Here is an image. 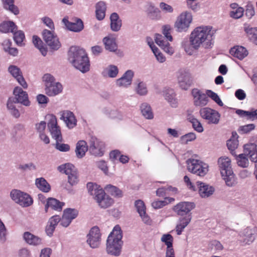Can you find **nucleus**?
I'll use <instances>...</instances> for the list:
<instances>
[{"instance_id":"f257e3e1","label":"nucleus","mask_w":257,"mask_h":257,"mask_svg":"<svg viewBox=\"0 0 257 257\" xmlns=\"http://www.w3.org/2000/svg\"><path fill=\"white\" fill-rule=\"evenodd\" d=\"M212 28L209 26L196 28L190 34L189 44L184 45L185 52L190 55L197 50L201 45L206 43L205 48L210 46L213 36Z\"/></svg>"},{"instance_id":"f03ea898","label":"nucleus","mask_w":257,"mask_h":257,"mask_svg":"<svg viewBox=\"0 0 257 257\" xmlns=\"http://www.w3.org/2000/svg\"><path fill=\"white\" fill-rule=\"evenodd\" d=\"M68 59L73 65L82 72L85 73L89 71V60L83 49L72 46L68 52Z\"/></svg>"},{"instance_id":"7ed1b4c3","label":"nucleus","mask_w":257,"mask_h":257,"mask_svg":"<svg viewBox=\"0 0 257 257\" xmlns=\"http://www.w3.org/2000/svg\"><path fill=\"white\" fill-rule=\"evenodd\" d=\"M122 237L120 227L118 225H115L107 239L106 250L108 253L115 256L120 254L122 244Z\"/></svg>"},{"instance_id":"20e7f679","label":"nucleus","mask_w":257,"mask_h":257,"mask_svg":"<svg viewBox=\"0 0 257 257\" xmlns=\"http://www.w3.org/2000/svg\"><path fill=\"white\" fill-rule=\"evenodd\" d=\"M220 173L224 177L226 185L232 186L235 182L234 175L231 166V161L228 157H221L218 161Z\"/></svg>"},{"instance_id":"39448f33","label":"nucleus","mask_w":257,"mask_h":257,"mask_svg":"<svg viewBox=\"0 0 257 257\" xmlns=\"http://www.w3.org/2000/svg\"><path fill=\"white\" fill-rule=\"evenodd\" d=\"M189 171L200 176H204L208 172V165L201 161L193 158L186 161Z\"/></svg>"},{"instance_id":"423d86ee","label":"nucleus","mask_w":257,"mask_h":257,"mask_svg":"<svg viewBox=\"0 0 257 257\" xmlns=\"http://www.w3.org/2000/svg\"><path fill=\"white\" fill-rule=\"evenodd\" d=\"M200 116L205 119L208 124H217L220 119V114L215 109L210 107H203L199 110Z\"/></svg>"},{"instance_id":"0eeeda50","label":"nucleus","mask_w":257,"mask_h":257,"mask_svg":"<svg viewBox=\"0 0 257 257\" xmlns=\"http://www.w3.org/2000/svg\"><path fill=\"white\" fill-rule=\"evenodd\" d=\"M58 170L59 172L68 175V182L71 185H75L78 183L77 172L75 167L72 164L67 163L62 165L58 167Z\"/></svg>"},{"instance_id":"6e6552de","label":"nucleus","mask_w":257,"mask_h":257,"mask_svg":"<svg viewBox=\"0 0 257 257\" xmlns=\"http://www.w3.org/2000/svg\"><path fill=\"white\" fill-rule=\"evenodd\" d=\"M12 199L23 207H28L32 204L33 200L27 193L17 190H14L11 192Z\"/></svg>"},{"instance_id":"1a4fd4ad","label":"nucleus","mask_w":257,"mask_h":257,"mask_svg":"<svg viewBox=\"0 0 257 257\" xmlns=\"http://www.w3.org/2000/svg\"><path fill=\"white\" fill-rule=\"evenodd\" d=\"M50 118L48 122V127L52 136L56 142L62 141V137L60 127L58 125L56 117L51 114L49 116Z\"/></svg>"},{"instance_id":"9d476101","label":"nucleus","mask_w":257,"mask_h":257,"mask_svg":"<svg viewBox=\"0 0 257 257\" xmlns=\"http://www.w3.org/2000/svg\"><path fill=\"white\" fill-rule=\"evenodd\" d=\"M192 20V17L190 13H183L177 18L175 26L179 32L186 31L189 28Z\"/></svg>"},{"instance_id":"9b49d317","label":"nucleus","mask_w":257,"mask_h":257,"mask_svg":"<svg viewBox=\"0 0 257 257\" xmlns=\"http://www.w3.org/2000/svg\"><path fill=\"white\" fill-rule=\"evenodd\" d=\"M178 82L180 87L184 90H187L192 85V77L188 70H180L177 75Z\"/></svg>"},{"instance_id":"f8f14e48","label":"nucleus","mask_w":257,"mask_h":257,"mask_svg":"<svg viewBox=\"0 0 257 257\" xmlns=\"http://www.w3.org/2000/svg\"><path fill=\"white\" fill-rule=\"evenodd\" d=\"M96 193L94 199L101 208H107L113 204V200L110 196L106 195L102 188H100Z\"/></svg>"},{"instance_id":"ddd939ff","label":"nucleus","mask_w":257,"mask_h":257,"mask_svg":"<svg viewBox=\"0 0 257 257\" xmlns=\"http://www.w3.org/2000/svg\"><path fill=\"white\" fill-rule=\"evenodd\" d=\"M192 95L193 97V104L196 107H203L206 106L208 101L209 98L205 94L197 88L192 90Z\"/></svg>"},{"instance_id":"4468645a","label":"nucleus","mask_w":257,"mask_h":257,"mask_svg":"<svg viewBox=\"0 0 257 257\" xmlns=\"http://www.w3.org/2000/svg\"><path fill=\"white\" fill-rule=\"evenodd\" d=\"M87 242L92 248L97 247L100 243L101 234L97 226L92 227L87 236Z\"/></svg>"},{"instance_id":"2eb2a0df","label":"nucleus","mask_w":257,"mask_h":257,"mask_svg":"<svg viewBox=\"0 0 257 257\" xmlns=\"http://www.w3.org/2000/svg\"><path fill=\"white\" fill-rule=\"evenodd\" d=\"M195 204L193 202H181L173 207V210L178 215L185 216L191 214L190 212L195 208Z\"/></svg>"},{"instance_id":"dca6fc26","label":"nucleus","mask_w":257,"mask_h":257,"mask_svg":"<svg viewBox=\"0 0 257 257\" xmlns=\"http://www.w3.org/2000/svg\"><path fill=\"white\" fill-rule=\"evenodd\" d=\"M78 211L75 209L66 208L64 210L61 218V225L63 227L68 226L72 220L77 217Z\"/></svg>"},{"instance_id":"f3484780","label":"nucleus","mask_w":257,"mask_h":257,"mask_svg":"<svg viewBox=\"0 0 257 257\" xmlns=\"http://www.w3.org/2000/svg\"><path fill=\"white\" fill-rule=\"evenodd\" d=\"M44 41L51 49L54 50H58L61 46V44L56 36L53 35L51 31L45 30L43 33Z\"/></svg>"},{"instance_id":"a211bd4d","label":"nucleus","mask_w":257,"mask_h":257,"mask_svg":"<svg viewBox=\"0 0 257 257\" xmlns=\"http://www.w3.org/2000/svg\"><path fill=\"white\" fill-rule=\"evenodd\" d=\"M13 94L17 103H20L26 106L30 105L28 93L26 91H24L22 88L19 86L16 87L14 90Z\"/></svg>"},{"instance_id":"6ab92c4d","label":"nucleus","mask_w":257,"mask_h":257,"mask_svg":"<svg viewBox=\"0 0 257 257\" xmlns=\"http://www.w3.org/2000/svg\"><path fill=\"white\" fill-rule=\"evenodd\" d=\"M62 21L67 28L71 31L79 32L84 28L83 23L80 19H75L70 22L67 18H64Z\"/></svg>"},{"instance_id":"aec40b11","label":"nucleus","mask_w":257,"mask_h":257,"mask_svg":"<svg viewBox=\"0 0 257 257\" xmlns=\"http://www.w3.org/2000/svg\"><path fill=\"white\" fill-rule=\"evenodd\" d=\"M9 71L24 88L25 89L28 87V84L23 77L22 73L19 68L14 65H11L9 67Z\"/></svg>"},{"instance_id":"412c9836","label":"nucleus","mask_w":257,"mask_h":257,"mask_svg":"<svg viewBox=\"0 0 257 257\" xmlns=\"http://www.w3.org/2000/svg\"><path fill=\"white\" fill-rule=\"evenodd\" d=\"M155 42L166 53L170 55H172L174 53V49L170 46V44L167 41H164L162 35L157 34L155 36Z\"/></svg>"},{"instance_id":"4be33fe9","label":"nucleus","mask_w":257,"mask_h":257,"mask_svg":"<svg viewBox=\"0 0 257 257\" xmlns=\"http://www.w3.org/2000/svg\"><path fill=\"white\" fill-rule=\"evenodd\" d=\"M135 206L143 221L145 223L150 224L151 222V220L150 217L146 214V207L144 202L141 200H137L135 202Z\"/></svg>"},{"instance_id":"5701e85b","label":"nucleus","mask_w":257,"mask_h":257,"mask_svg":"<svg viewBox=\"0 0 257 257\" xmlns=\"http://www.w3.org/2000/svg\"><path fill=\"white\" fill-rule=\"evenodd\" d=\"M244 152L249 156L252 162H257V145L253 143L244 146Z\"/></svg>"},{"instance_id":"b1692460","label":"nucleus","mask_w":257,"mask_h":257,"mask_svg":"<svg viewBox=\"0 0 257 257\" xmlns=\"http://www.w3.org/2000/svg\"><path fill=\"white\" fill-rule=\"evenodd\" d=\"M134 72L132 70H127L123 75L117 80L116 84L119 86L126 87L130 85L134 76Z\"/></svg>"},{"instance_id":"393cba45","label":"nucleus","mask_w":257,"mask_h":257,"mask_svg":"<svg viewBox=\"0 0 257 257\" xmlns=\"http://www.w3.org/2000/svg\"><path fill=\"white\" fill-rule=\"evenodd\" d=\"M230 54L239 60H242L248 55L247 50L242 46H236L231 48Z\"/></svg>"},{"instance_id":"a878e982","label":"nucleus","mask_w":257,"mask_h":257,"mask_svg":"<svg viewBox=\"0 0 257 257\" xmlns=\"http://www.w3.org/2000/svg\"><path fill=\"white\" fill-rule=\"evenodd\" d=\"M191 215L189 214L179 219L178 223L176 226V231L177 235L181 234L184 229L189 224L191 220Z\"/></svg>"},{"instance_id":"bb28decb","label":"nucleus","mask_w":257,"mask_h":257,"mask_svg":"<svg viewBox=\"0 0 257 257\" xmlns=\"http://www.w3.org/2000/svg\"><path fill=\"white\" fill-rule=\"evenodd\" d=\"M61 118L64 120L69 128H73L76 125L77 120L74 115L70 111H64Z\"/></svg>"},{"instance_id":"cd10ccee","label":"nucleus","mask_w":257,"mask_h":257,"mask_svg":"<svg viewBox=\"0 0 257 257\" xmlns=\"http://www.w3.org/2000/svg\"><path fill=\"white\" fill-rule=\"evenodd\" d=\"M64 205V202H60L53 198H49L48 199L47 204L45 205V211L47 212L48 208L50 207L53 210L61 211Z\"/></svg>"},{"instance_id":"c85d7f7f","label":"nucleus","mask_w":257,"mask_h":257,"mask_svg":"<svg viewBox=\"0 0 257 257\" xmlns=\"http://www.w3.org/2000/svg\"><path fill=\"white\" fill-rule=\"evenodd\" d=\"M199 186V193L202 197H208L213 194L214 189L212 186L202 182H197Z\"/></svg>"},{"instance_id":"c756f323","label":"nucleus","mask_w":257,"mask_h":257,"mask_svg":"<svg viewBox=\"0 0 257 257\" xmlns=\"http://www.w3.org/2000/svg\"><path fill=\"white\" fill-rule=\"evenodd\" d=\"M23 238L25 241L33 245H38L41 243V239L29 232H25L23 234Z\"/></svg>"},{"instance_id":"7c9ffc66","label":"nucleus","mask_w":257,"mask_h":257,"mask_svg":"<svg viewBox=\"0 0 257 257\" xmlns=\"http://www.w3.org/2000/svg\"><path fill=\"white\" fill-rule=\"evenodd\" d=\"M62 86L59 83H53L46 87V92L49 96H54L61 92Z\"/></svg>"},{"instance_id":"2f4dec72","label":"nucleus","mask_w":257,"mask_h":257,"mask_svg":"<svg viewBox=\"0 0 257 257\" xmlns=\"http://www.w3.org/2000/svg\"><path fill=\"white\" fill-rule=\"evenodd\" d=\"M88 150L87 143L84 141H79L77 142L76 147V154L78 158H81Z\"/></svg>"},{"instance_id":"473e14b6","label":"nucleus","mask_w":257,"mask_h":257,"mask_svg":"<svg viewBox=\"0 0 257 257\" xmlns=\"http://www.w3.org/2000/svg\"><path fill=\"white\" fill-rule=\"evenodd\" d=\"M96 16L98 20H103L105 16V11L106 7L105 3L100 1L98 2L96 5Z\"/></svg>"},{"instance_id":"72a5a7b5","label":"nucleus","mask_w":257,"mask_h":257,"mask_svg":"<svg viewBox=\"0 0 257 257\" xmlns=\"http://www.w3.org/2000/svg\"><path fill=\"white\" fill-rule=\"evenodd\" d=\"M111 29L113 31H118L121 26V21L119 19L118 15L116 13H112L110 17Z\"/></svg>"},{"instance_id":"f704fd0d","label":"nucleus","mask_w":257,"mask_h":257,"mask_svg":"<svg viewBox=\"0 0 257 257\" xmlns=\"http://www.w3.org/2000/svg\"><path fill=\"white\" fill-rule=\"evenodd\" d=\"M35 184L38 188L42 192L47 193L51 190L50 184L44 178H40L36 179Z\"/></svg>"},{"instance_id":"c9c22d12","label":"nucleus","mask_w":257,"mask_h":257,"mask_svg":"<svg viewBox=\"0 0 257 257\" xmlns=\"http://www.w3.org/2000/svg\"><path fill=\"white\" fill-rule=\"evenodd\" d=\"M17 30V26L11 21L4 22L0 25V31L3 33H14Z\"/></svg>"},{"instance_id":"e433bc0d","label":"nucleus","mask_w":257,"mask_h":257,"mask_svg":"<svg viewBox=\"0 0 257 257\" xmlns=\"http://www.w3.org/2000/svg\"><path fill=\"white\" fill-rule=\"evenodd\" d=\"M103 42L106 50H108L110 51H115L117 49V45L114 38L106 37L103 38Z\"/></svg>"},{"instance_id":"4c0bfd02","label":"nucleus","mask_w":257,"mask_h":257,"mask_svg":"<svg viewBox=\"0 0 257 257\" xmlns=\"http://www.w3.org/2000/svg\"><path fill=\"white\" fill-rule=\"evenodd\" d=\"M175 199L173 198L166 197L164 200H155L152 203V207L156 209H160L166 206L168 203L174 201Z\"/></svg>"},{"instance_id":"58836bf2","label":"nucleus","mask_w":257,"mask_h":257,"mask_svg":"<svg viewBox=\"0 0 257 257\" xmlns=\"http://www.w3.org/2000/svg\"><path fill=\"white\" fill-rule=\"evenodd\" d=\"M104 189L111 195L116 197H121L122 192L118 188L113 185L108 184L104 187Z\"/></svg>"},{"instance_id":"ea45409f","label":"nucleus","mask_w":257,"mask_h":257,"mask_svg":"<svg viewBox=\"0 0 257 257\" xmlns=\"http://www.w3.org/2000/svg\"><path fill=\"white\" fill-rule=\"evenodd\" d=\"M33 42L36 47L38 48L43 56H46L47 52V49L43 46V43L40 38L37 36L33 37Z\"/></svg>"},{"instance_id":"a19ab883","label":"nucleus","mask_w":257,"mask_h":257,"mask_svg":"<svg viewBox=\"0 0 257 257\" xmlns=\"http://www.w3.org/2000/svg\"><path fill=\"white\" fill-rule=\"evenodd\" d=\"M188 120L192 124L193 128L199 133H202L204 129L201 122L193 115H189Z\"/></svg>"},{"instance_id":"79ce46f5","label":"nucleus","mask_w":257,"mask_h":257,"mask_svg":"<svg viewBox=\"0 0 257 257\" xmlns=\"http://www.w3.org/2000/svg\"><path fill=\"white\" fill-rule=\"evenodd\" d=\"M148 44L151 47L157 60L160 62H164L166 60V58L163 56V54L160 52L159 50L154 45V43L153 42H150L148 41Z\"/></svg>"},{"instance_id":"37998d69","label":"nucleus","mask_w":257,"mask_h":257,"mask_svg":"<svg viewBox=\"0 0 257 257\" xmlns=\"http://www.w3.org/2000/svg\"><path fill=\"white\" fill-rule=\"evenodd\" d=\"M141 110L142 114L147 119H152L153 114L150 105L147 103H143L141 106Z\"/></svg>"},{"instance_id":"c03bdc74","label":"nucleus","mask_w":257,"mask_h":257,"mask_svg":"<svg viewBox=\"0 0 257 257\" xmlns=\"http://www.w3.org/2000/svg\"><path fill=\"white\" fill-rule=\"evenodd\" d=\"M4 8L9 10L15 15L19 14L18 8L14 5V0H2Z\"/></svg>"},{"instance_id":"a18cd8bd","label":"nucleus","mask_w":257,"mask_h":257,"mask_svg":"<svg viewBox=\"0 0 257 257\" xmlns=\"http://www.w3.org/2000/svg\"><path fill=\"white\" fill-rule=\"evenodd\" d=\"M247 156H248L244 152L243 154H241L238 156H236V160L238 166L243 168H246L248 166V160L246 157Z\"/></svg>"},{"instance_id":"49530a36","label":"nucleus","mask_w":257,"mask_h":257,"mask_svg":"<svg viewBox=\"0 0 257 257\" xmlns=\"http://www.w3.org/2000/svg\"><path fill=\"white\" fill-rule=\"evenodd\" d=\"M245 31L250 40L257 45V29L253 28H246Z\"/></svg>"},{"instance_id":"de8ad7c7","label":"nucleus","mask_w":257,"mask_h":257,"mask_svg":"<svg viewBox=\"0 0 257 257\" xmlns=\"http://www.w3.org/2000/svg\"><path fill=\"white\" fill-rule=\"evenodd\" d=\"M206 93L208 98L210 97L220 106H222L223 105V103L220 99L217 93H215L211 90H207Z\"/></svg>"},{"instance_id":"09e8293b","label":"nucleus","mask_w":257,"mask_h":257,"mask_svg":"<svg viewBox=\"0 0 257 257\" xmlns=\"http://www.w3.org/2000/svg\"><path fill=\"white\" fill-rule=\"evenodd\" d=\"M161 241L167 245V248L173 247V237L171 234H163L161 237Z\"/></svg>"},{"instance_id":"8fccbe9b","label":"nucleus","mask_w":257,"mask_h":257,"mask_svg":"<svg viewBox=\"0 0 257 257\" xmlns=\"http://www.w3.org/2000/svg\"><path fill=\"white\" fill-rule=\"evenodd\" d=\"M14 39L16 43L18 45H21L25 39V34L21 31H19L18 32H14Z\"/></svg>"},{"instance_id":"3c124183","label":"nucleus","mask_w":257,"mask_h":257,"mask_svg":"<svg viewBox=\"0 0 257 257\" xmlns=\"http://www.w3.org/2000/svg\"><path fill=\"white\" fill-rule=\"evenodd\" d=\"M243 12L242 8L238 7L230 12V16L234 19H239L243 16Z\"/></svg>"},{"instance_id":"603ef678","label":"nucleus","mask_w":257,"mask_h":257,"mask_svg":"<svg viewBox=\"0 0 257 257\" xmlns=\"http://www.w3.org/2000/svg\"><path fill=\"white\" fill-rule=\"evenodd\" d=\"M172 29L169 25H165L163 27V34L166 38V39L169 41H173V38L171 35Z\"/></svg>"},{"instance_id":"864d4df0","label":"nucleus","mask_w":257,"mask_h":257,"mask_svg":"<svg viewBox=\"0 0 257 257\" xmlns=\"http://www.w3.org/2000/svg\"><path fill=\"white\" fill-rule=\"evenodd\" d=\"M87 188L90 194L93 195L94 197H95L96 194L95 193H96L97 191L100 189L98 187L96 184L91 182L88 183L87 184Z\"/></svg>"},{"instance_id":"5fc2aeb1","label":"nucleus","mask_w":257,"mask_h":257,"mask_svg":"<svg viewBox=\"0 0 257 257\" xmlns=\"http://www.w3.org/2000/svg\"><path fill=\"white\" fill-rule=\"evenodd\" d=\"M226 145L228 149L233 154V152L237 148L238 145V141L235 139H230L227 141Z\"/></svg>"},{"instance_id":"6e6d98bb","label":"nucleus","mask_w":257,"mask_h":257,"mask_svg":"<svg viewBox=\"0 0 257 257\" xmlns=\"http://www.w3.org/2000/svg\"><path fill=\"white\" fill-rule=\"evenodd\" d=\"M108 76L110 77H115L118 72L117 67L114 65H110L107 69Z\"/></svg>"},{"instance_id":"4d7b16f0","label":"nucleus","mask_w":257,"mask_h":257,"mask_svg":"<svg viewBox=\"0 0 257 257\" xmlns=\"http://www.w3.org/2000/svg\"><path fill=\"white\" fill-rule=\"evenodd\" d=\"M255 128L254 124H248L243 126H241L239 127V130L242 132V133L247 134L250 131L253 130Z\"/></svg>"},{"instance_id":"13d9d810","label":"nucleus","mask_w":257,"mask_h":257,"mask_svg":"<svg viewBox=\"0 0 257 257\" xmlns=\"http://www.w3.org/2000/svg\"><path fill=\"white\" fill-rule=\"evenodd\" d=\"M61 221V218L59 215H54L50 218L48 223L56 227L58 223Z\"/></svg>"},{"instance_id":"bf43d9fd","label":"nucleus","mask_w":257,"mask_h":257,"mask_svg":"<svg viewBox=\"0 0 257 257\" xmlns=\"http://www.w3.org/2000/svg\"><path fill=\"white\" fill-rule=\"evenodd\" d=\"M60 142H56V148L62 152H67L70 150V147L68 144H60Z\"/></svg>"},{"instance_id":"052dcab7","label":"nucleus","mask_w":257,"mask_h":257,"mask_svg":"<svg viewBox=\"0 0 257 257\" xmlns=\"http://www.w3.org/2000/svg\"><path fill=\"white\" fill-rule=\"evenodd\" d=\"M254 15V10L252 5H247L246 7L245 15L249 19Z\"/></svg>"},{"instance_id":"680f3d73","label":"nucleus","mask_w":257,"mask_h":257,"mask_svg":"<svg viewBox=\"0 0 257 257\" xmlns=\"http://www.w3.org/2000/svg\"><path fill=\"white\" fill-rule=\"evenodd\" d=\"M43 81L45 82L46 87H47V85H49L54 83V78L50 74H45L43 77Z\"/></svg>"},{"instance_id":"e2e57ef3","label":"nucleus","mask_w":257,"mask_h":257,"mask_svg":"<svg viewBox=\"0 0 257 257\" xmlns=\"http://www.w3.org/2000/svg\"><path fill=\"white\" fill-rule=\"evenodd\" d=\"M245 117L247 119L254 120L257 119V109L253 111H246Z\"/></svg>"},{"instance_id":"0e129e2a","label":"nucleus","mask_w":257,"mask_h":257,"mask_svg":"<svg viewBox=\"0 0 257 257\" xmlns=\"http://www.w3.org/2000/svg\"><path fill=\"white\" fill-rule=\"evenodd\" d=\"M137 92L141 95H145L147 93V89L144 84L143 83H139L137 88Z\"/></svg>"},{"instance_id":"69168bd1","label":"nucleus","mask_w":257,"mask_h":257,"mask_svg":"<svg viewBox=\"0 0 257 257\" xmlns=\"http://www.w3.org/2000/svg\"><path fill=\"white\" fill-rule=\"evenodd\" d=\"M97 166L98 168L103 171L105 173L108 171V167L106 163L104 161H100L96 163Z\"/></svg>"},{"instance_id":"338daca9","label":"nucleus","mask_w":257,"mask_h":257,"mask_svg":"<svg viewBox=\"0 0 257 257\" xmlns=\"http://www.w3.org/2000/svg\"><path fill=\"white\" fill-rule=\"evenodd\" d=\"M160 7L163 11H165L166 12L171 13L173 11L172 7L165 3H161L160 4Z\"/></svg>"},{"instance_id":"774afa93","label":"nucleus","mask_w":257,"mask_h":257,"mask_svg":"<svg viewBox=\"0 0 257 257\" xmlns=\"http://www.w3.org/2000/svg\"><path fill=\"white\" fill-rule=\"evenodd\" d=\"M235 96L239 100H242L245 98L246 94L243 90L239 89L235 91Z\"/></svg>"}]
</instances>
